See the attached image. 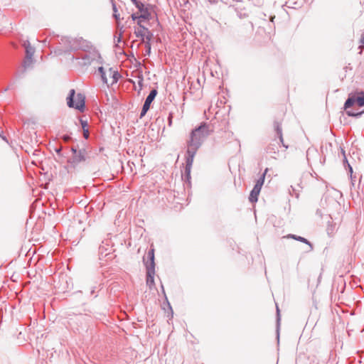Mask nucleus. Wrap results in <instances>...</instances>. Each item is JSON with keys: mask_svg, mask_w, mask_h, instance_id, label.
<instances>
[{"mask_svg": "<svg viewBox=\"0 0 364 364\" xmlns=\"http://www.w3.org/2000/svg\"><path fill=\"white\" fill-rule=\"evenodd\" d=\"M209 134L208 126L205 123L202 124L191 132L190 139L187 142L188 146L198 150Z\"/></svg>", "mask_w": 364, "mask_h": 364, "instance_id": "f257e3e1", "label": "nucleus"}, {"mask_svg": "<svg viewBox=\"0 0 364 364\" xmlns=\"http://www.w3.org/2000/svg\"><path fill=\"white\" fill-rule=\"evenodd\" d=\"M345 108L347 109L351 107H358V110H348L347 114L349 116H360L364 113V92H361L357 95H350L345 102Z\"/></svg>", "mask_w": 364, "mask_h": 364, "instance_id": "f03ea898", "label": "nucleus"}, {"mask_svg": "<svg viewBox=\"0 0 364 364\" xmlns=\"http://www.w3.org/2000/svg\"><path fill=\"white\" fill-rule=\"evenodd\" d=\"M75 95V90H70L69 96L67 97V104L68 107H73L80 111H83L85 100L84 95L81 93H77L76 96Z\"/></svg>", "mask_w": 364, "mask_h": 364, "instance_id": "7ed1b4c3", "label": "nucleus"}, {"mask_svg": "<svg viewBox=\"0 0 364 364\" xmlns=\"http://www.w3.org/2000/svg\"><path fill=\"white\" fill-rule=\"evenodd\" d=\"M154 249H151L148 254L147 257L150 260L149 264H146V270H147V279L146 282L148 284L151 285L154 284Z\"/></svg>", "mask_w": 364, "mask_h": 364, "instance_id": "20e7f679", "label": "nucleus"}, {"mask_svg": "<svg viewBox=\"0 0 364 364\" xmlns=\"http://www.w3.org/2000/svg\"><path fill=\"white\" fill-rule=\"evenodd\" d=\"M156 95H157V90L156 89H154L150 92L149 95L146 98V100L143 105V107H142V109H141V112L140 114V117H142L146 114L147 111L149 109L150 105H151V102L154 101Z\"/></svg>", "mask_w": 364, "mask_h": 364, "instance_id": "39448f33", "label": "nucleus"}, {"mask_svg": "<svg viewBox=\"0 0 364 364\" xmlns=\"http://www.w3.org/2000/svg\"><path fill=\"white\" fill-rule=\"evenodd\" d=\"M197 149L191 148L188 146L187 149V157H186V172L188 174H190L191 168L193 162V158L196 154Z\"/></svg>", "mask_w": 364, "mask_h": 364, "instance_id": "423d86ee", "label": "nucleus"}, {"mask_svg": "<svg viewBox=\"0 0 364 364\" xmlns=\"http://www.w3.org/2000/svg\"><path fill=\"white\" fill-rule=\"evenodd\" d=\"M86 159V151L85 149H80L73 156L72 159V163L78 164Z\"/></svg>", "mask_w": 364, "mask_h": 364, "instance_id": "0eeeda50", "label": "nucleus"}, {"mask_svg": "<svg viewBox=\"0 0 364 364\" xmlns=\"http://www.w3.org/2000/svg\"><path fill=\"white\" fill-rule=\"evenodd\" d=\"M23 46L26 50V55L28 56V58H33L35 53V48L31 46L30 42L28 41H25L23 43Z\"/></svg>", "mask_w": 364, "mask_h": 364, "instance_id": "6e6552de", "label": "nucleus"}, {"mask_svg": "<svg viewBox=\"0 0 364 364\" xmlns=\"http://www.w3.org/2000/svg\"><path fill=\"white\" fill-rule=\"evenodd\" d=\"M145 32L144 35V41L143 42L145 43L146 47H149V52L151 50V43L150 41L153 37L152 33L146 28V30H144Z\"/></svg>", "mask_w": 364, "mask_h": 364, "instance_id": "1a4fd4ad", "label": "nucleus"}, {"mask_svg": "<svg viewBox=\"0 0 364 364\" xmlns=\"http://www.w3.org/2000/svg\"><path fill=\"white\" fill-rule=\"evenodd\" d=\"M286 237H287V238H292V239H294L296 240L300 241L301 242L306 243V244H307L309 246L310 250H313L312 245L306 238H304L303 237L297 236L296 235L289 234L287 236H286Z\"/></svg>", "mask_w": 364, "mask_h": 364, "instance_id": "9d476101", "label": "nucleus"}, {"mask_svg": "<svg viewBox=\"0 0 364 364\" xmlns=\"http://www.w3.org/2000/svg\"><path fill=\"white\" fill-rule=\"evenodd\" d=\"M260 191L261 190L259 189L257 187L253 188V189L252 190V191L250 193V197H249L250 202L255 203V202L257 201L258 196L260 193Z\"/></svg>", "mask_w": 364, "mask_h": 364, "instance_id": "9b49d317", "label": "nucleus"}, {"mask_svg": "<svg viewBox=\"0 0 364 364\" xmlns=\"http://www.w3.org/2000/svg\"><path fill=\"white\" fill-rule=\"evenodd\" d=\"M138 24L140 26V28H138L137 30H135V34L136 36V37L138 38H142V41H144V33L145 32L144 31V30H146V28H145L144 26H141L140 24V21L138 22Z\"/></svg>", "mask_w": 364, "mask_h": 364, "instance_id": "f8f14e48", "label": "nucleus"}, {"mask_svg": "<svg viewBox=\"0 0 364 364\" xmlns=\"http://www.w3.org/2000/svg\"><path fill=\"white\" fill-rule=\"evenodd\" d=\"M141 12V15L139 16V18L149 20L151 18V13L148 7L143 8L142 11H139Z\"/></svg>", "mask_w": 364, "mask_h": 364, "instance_id": "ddd939ff", "label": "nucleus"}, {"mask_svg": "<svg viewBox=\"0 0 364 364\" xmlns=\"http://www.w3.org/2000/svg\"><path fill=\"white\" fill-rule=\"evenodd\" d=\"M267 171H268V169L266 168L264 173L262 175V176L257 181L256 184L255 185L254 187H257L259 189L261 190L262 186L264 183L265 175H266Z\"/></svg>", "mask_w": 364, "mask_h": 364, "instance_id": "4468645a", "label": "nucleus"}, {"mask_svg": "<svg viewBox=\"0 0 364 364\" xmlns=\"http://www.w3.org/2000/svg\"><path fill=\"white\" fill-rule=\"evenodd\" d=\"M68 42V46L66 47L68 50H76L78 48V46L77 45L76 41L74 39H66Z\"/></svg>", "mask_w": 364, "mask_h": 364, "instance_id": "2eb2a0df", "label": "nucleus"}, {"mask_svg": "<svg viewBox=\"0 0 364 364\" xmlns=\"http://www.w3.org/2000/svg\"><path fill=\"white\" fill-rule=\"evenodd\" d=\"M274 129L277 132V134L279 138V141L281 142H283V137H282V127L279 122H274Z\"/></svg>", "mask_w": 364, "mask_h": 364, "instance_id": "dca6fc26", "label": "nucleus"}, {"mask_svg": "<svg viewBox=\"0 0 364 364\" xmlns=\"http://www.w3.org/2000/svg\"><path fill=\"white\" fill-rule=\"evenodd\" d=\"M336 230V224L328 223L326 228V232L328 235H333Z\"/></svg>", "mask_w": 364, "mask_h": 364, "instance_id": "f3484780", "label": "nucleus"}, {"mask_svg": "<svg viewBox=\"0 0 364 364\" xmlns=\"http://www.w3.org/2000/svg\"><path fill=\"white\" fill-rule=\"evenodd\" d=\"M98 71H99V73H100V74L101 75V78H102V80L103 81V82L107 84L108 83V80H107V78L106 77V73H105V72L104 70L103 67H100L98 68Z\"/></svg>", "mask_w": 364, "mask_h": 364, "instance_id": "a211bd4d", "label": "nucleus"}, {"mask_svg": "<svg viewBox=\"0 0 364 364\" xmlns=\"http://www.w3.org/2000/svg\"><path fill=\"white\" fill-rule=\"evenodd\" d=\"M109 75H112V84L116 82L118 80V73L113 70L112 68L109 69Z\"/></svg>", "mask_w": 364, "mask_h": 364, "instance_id": "6ab92c4d", "label": "nucleus"}, {"mask_svg": "<svg viewBox=\"0 0 364 364\" xmlns=\"http://www.w3.org/2000/svg\"><path fill=\"white\" fill-rule=\"evenodd\" d=\"M33 62V58H28V56L26 55L25 60L23 63V66L24 67L25 69H26L27 68L30 67L32 65Z\"/></svg>", "mask_w": 364, "mask_h": 364, "instance_id": "aec40b11", "label": "nucleus"}, {"mask_svg": "<svg viewBox=\"0 0 364 364\" xmlns=\"http://www.w3.org/2000/svg\"><path fill=\"white\" fill-rule=\"evenodd\" d=\"M132 1L136 6V7L139 9V11H142L143 8L145 7L144 4L139 0H132Z\"/></svg>", "mask_w": 364, "mask_h": 364, "instance_id": "412c9836", "label": "nucleus"}, {"mask_svg": "<svg viewBox=\"0 0 364 364\" xmlns=\"http://www.w3.org/2000/svg\"><path fill=\"white\" fill-rule=\"evenodd\" d=\"M112 9H113V12H114V14H113L114 17L115 18L116 20H118L119 14L117 13V9L116 7V5L114 3L112 4Z\"/></svg>", "mask_w": 364, "mask_h": 364, "instance_id": "4be33fe9", "label": "nucleus"}, {"mask_svg": "<svg viewBox=\"0 0 364 364\" xmlns=\"http://www.w3.org/2000/svg\"><path fill=\"white\" fill-rule=\"evenodd\" d=\"M80 124L82 125V128L83 130L87 129V121H84L82 119H80Z\"/></svg>", "mask_w": 364, "mask_h": 364, "instance_id": "5701e85b", "label": "nucleus"}, {"mask_svg": "<svg viewBox=\"0 0 364 364\" xmlns=\"http://www.w3.org/2000/svg\"><path fill=\"white\" fill-rule=\"evenodd\" d=\"M83 136L85 139H87L89 137V131L87 129L83 130Z\"/></svg>", "mask_w": 364, "mask_h": 364, "instance_id": "b1692460", "label": "nucleus"}, {"mask_svg": "<svg viewBox=\"0 0 364 364\" xmlns=\"http://www.w3.org/2000/svg\"><path fill=\"white\" fill-rule=\"evenodd\" d=\"M63 139H64V141H68L70 139V136L68 135H64L63 136Z\"/></svg>", "mask_w": 364, "mask_h": 364, "instance_id": "393cba45", "label": "nucleus"}, {"mask_svg": "<svg viewBox=\"0 0 364 364\" xmlns=\"http://www.w3.org/2000/svg\"><path fill=\"white\" fill-rule=\"evenodd\" d=\"M277 322L279 323V321L280 320V316H279V309L277 306Z\"/></svg>", "mask_w": 364, "mask_h": 364, "instance_id": "a878e982", "label": "nucleus"}, {"mask_svg": "<svg viewBox=\"0 0 364 364\" xmlns=\"http://www.w3.org/2000/svg\"><path fill=\"white\" fill-rule=\"evenodd\" d=\"M360 43L362 45H364V34L361 36V38H360Z\"/></svg>", "mask_w": 364, "mask_h": 364, "instance_id": "bb28decb", "label": "nucleus"}, {"mask_svg": "<svg viewBox=\"0 0 364 364\" xmlns=\"http://www.w3.org/2000/svg\"><path fill=\"white\" fill-rule=\"evenodd\" d=\"M132 18L133 20H135L136 18H139V16H137L136 14H132Z\"/></svg>", "mask_w": 364, "mask_h": 364, "instance_id": "cd10ccee", "label": "nucleus"}, {"mask_svg": "<svg viewBox=\"0 0 364 364\" xmlns=\"http://www.w3.org/2000/svg\"><path fill=\"white\" fill-rule=\"evenodd\" d=\"M72 151L73 152V154L75 155L76 154V152H77L78 151L75 149V148H72L71 149Z\"/></svg>", "mask_w": 364, "mask_h": 364, "instance_id": "c85d7f7f", "label": "nucleus"}, {"mask_svg": "<svg viewBox=\"0 0 364 364\" xmlns=\"http://www.w3.org/2000/svg\"><path fill=\"white\" fill-rule=\"evenodd\" d=\"M168 120H169V125H171V117H169Z\"/></svg>", "mask_w": 364, "mask_h": 364, "instance_id": "c756f323", "label": "nucleus"}, {"mask_svg": "<svg viewBox=\"0 0 364 364\" xmlns=\"http://www.w3.org/2000/svg\"><path fill=\"white\" fill-rule=\"evenodd\" d=\"M349 169H350V173L352 174V173H353V169H352V168H351L350 166H349Z\"/></svg>", "mask_w": 364, "mask_h": 364, "instance_id": "7c9ffc66", "label": "nucleus"}, {"mask_svg": "<svg viewBox=\"0 0 364 364\" xmlns=\"http://www.w3.org/2000/svg\"><path fill=\"white\" fill-rule=\"evenodd\" d=\"M146 50L147 51H149V47H146ZM150 52H148V53H149Z\"/></svg>", "mask_w": 364, "mask_h": 364, "instance_id": "2f4dec72", "label": "nucleus"}, {"mask_svg": "<svg viewBox=\"0 0 364 364\" xmlns=\"http://www.w3.org/2000/svg\"><path fill=\"white\" fill-rule=\"evenodd\" d=\"M9 88V87H6L4 91H7Z\"/></svg>", "mask_w": 364, "mask_h": 364, "instance_id": "473e14b6", "label": "nucleus"}]
</instances>
